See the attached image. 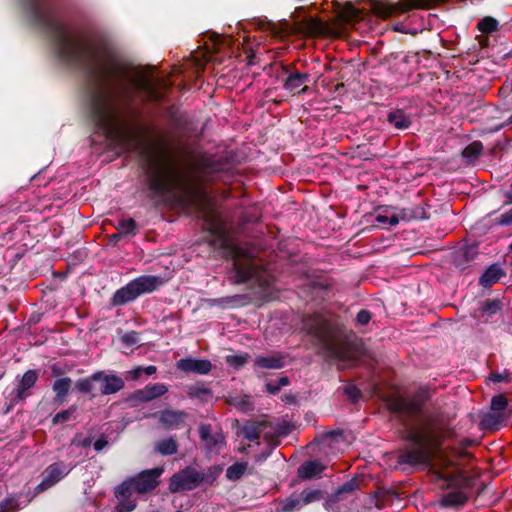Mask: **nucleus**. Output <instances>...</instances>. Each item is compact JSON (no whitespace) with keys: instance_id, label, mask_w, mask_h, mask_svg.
<instances>
[{"instance_id":"obj_35","label":"nucleus","mask_w":512,"mask_h":512,"mask_svg":"<svg viewBox=\"0 0 512 512\" xmlns=\"http://www.w3.org/2000/svg\"><path fill=\"white\" fill-rule=\"evenodd\" d=\"M340 17L344 21H351L359 17V11L351 4H346L340 11Z\"/></svg>"},{"instance_id":"obj_5","label":"nucleus","mask_w":512,"mask_h":512,"mask_svg":"<svg viewBox=\"0 0 512 512\" xmlns=\"http://www.w3.org/2000/svg\"><path fill=\"white\" fill-rule=\"evenodd\" d=\"M220 473L221 469L217 467L209 469L206 474L192 467H186L170 478L169 490L172 493H176L192 490L202 483L211 484Z\"/></svg>"},{"instance_id":"obj_2","label":"nucleus","mask_w":512,"mask_h":512,"mask_svg":"<svg viewBox=\"0 0 512 512\" xmlns=\"http://www.w3.org/2000/svg\"><path fill=\"white\" fill-rule=\"evenodd\" d=\"M152 188L179 204L186 212H195L205 219L213 234L223 233V224L215 212L210 197L197 179L195 169L182 166L167 150L161 149L150 161Z\"/></svg>"},{"instance_id":"obj_55","label":"nucleus","mask_w":512,"mask_h":512,"mask_svg":"<svg viewBox=\"0 0 512 512\" xmlns=\"http://www.w3.org/2000/svg\"><path fill=\"white\" fill-rule=\"evenodd\" d=\"M132 82H133L132 77L130 76V80H129L130 85L132 84Z\"/></svg>"},{"instance_id":"obj_20","label":"nucleus","mask_w":512,"mask_h":512,"mask_svg":"<svg viewBox=\"0 0 512 512\" xmlns=\"http://www.w3.org/2000/svg\"><path fill=\"white\" fill-rule=\"evenodd\" d=\"M255 365L263 369H279L284 365V358L280 354L260 356L255 359Z\"/></svg>"},{"instance_id":"obj_36","label":"nucleus","mask_w":512,"mask_h":512,"mask_svg":"<svg viewBox=\"0 0 512 512\" xmlns=\"http://www.w3.org/2000/svg\"><path fill=\"white\" fill-rule=\"evenodd\" d=\"M18 501L16 498L8 497L0 502V512H15L18 510Z\"/></svg>"},{"instance_id":"obj_49","label":"nucleus","mask_w":512,"mask_h":512,"mask_svg":"<svg viewBox=\"0 0 512 512\" xmlns=\"http://www.w3.org/2000/svg\"><path fill=\"white\" fill-rule=\"evenodd\" d=\"M483 422H484L487 426H489V427H492V426H494V425L496 424V421H494V416H493V415H491V414L487 415V416L484 418Z\"/></svg>"},{"instance_id":"obj_39","label":"nucleus","mask_w":512,"mask_h":512,"mask_svg":"<svg viewBox=\"0 0 512 512\" xmlns=\"http://www.w3.org/2000/svg\"><path fill=\"white\" fill-rule=\"evenodd\" d=\"M507 407V399L503 395H497L492 398L491 408L496 412H501Z\"/></svg>"},{"instance_id":"obj_30","label":"nucleus","mask_w":512,"mask_h":512,"mask_svg":"<svg viewBox=\"0 0 512 512\" xmlns=\"http://www.w3.org/2000/svg\"><path fill=\"white\" fill-rule=\"evenodd\" d=\"M482 149H483L482 143L476 141V142L469 144L463 150L462 155H463V157H465L469 160H473L481 154Z\"/></svg>"},{"instance_id":"obj_44","label":"nucleus","mask_w":512,"mask_h":512,"mask_svg":"<svg viewBox=\"0 0 512 512\" xmlns=\"http://www.w3.org/2000/svg\"><path fill=\"white\" fill-rule=\"evenodd\" d=\"M490 380L493 381V382L509 381L510 380V374L507 371H505L503 374L492 373L490 375Z\"/></svg>"},{"instance_id":"obj_19","label":"nucleus","mask_w":512,"mask_h":512,"mask_svg":"<svg viewBox=\"0 0 512 512\" xmlns=\"http://www.w3.org/2000/svg\"><path fill=\"white\" fill-rule=\"evenodd\" d=\"M504 274V271L499 265L493 264L481 276L480 284L484 287H490L497 283Z\"/></svg>"},{"instance_id":"obj_56","label":"nucleus","mask_w":512,"mask_h":512,"mask_svg":"<svg viewBox=\"0 0 512 512\" xmlns=\"http://www.w3.org/2000/svg\"><path fill=\"white\" fill-rule=\"evenodd\" d=\"M509 221H512V214H511V219Z\"/></svg>"},{"instance_id":"obj_53","label":"nucleus","mask_w":512,"mask_h":512,"mask_svg":"<svg viewBox=\"0 0 512 512\" xmlns=\"http://www.w3.org/2000/svg\"><path fill=\"white\" fill-rule=\"evenodd\" d=\"M222 40H225V39L220 36H217V39H215V43L219 44Z\"/></svg>"},{"instance_id":"obj_9","label":"nucleus","mask_w":512,"mask_h":512,"mask_svg":"<svg viewBox=\"0 0 512 512\" xmlns=\"http://www.w3.org/2000/svg\"><path fill=\"white\" fill-rule=\"evenodd\" d=\"M138 84L145 89L152 98H161L162 93L159 90L170 85L167 79L160 78L159 75H155L154 72L143 75Z\"/></svg>"},{"instance_id":"obj_27","label":"nucleus","mask_w":512,"mask_h":512,"mask_svg":"<svg viewBox=\"0 0 512 512\" xmlns=\"http://www.w3.org/2000/svg\"><path fill=\"white\" fill-rule=\"evenodd\" d=\"M388 407L395 412L411 411L412 405L399 395H392L387 399Z\"/></svg>"},{"instance_id":"obj_10","label":"nucleus","mask_w":512,"mask_h":512,"mask_svg":"<svg viewBox=\"0 0 512 512\" xmlns=\"http://www.w3.org/2000/svg\"><path fill=\"white\" fill-rule=\"evenodd\" d=\"M162 281L154 276H141L130 282V300L143 294L154 291Z\"/></svg>"},{"instance_id":"obj_22","label":"nucleus","mask_w":512,"mask_h":512,"mask_svg":"<svg viewBox=\"0 0 512 512\" xmlns=\"http://www.w3.org/2000/svg\"><path fill=\"white\" fill-rule=\"evenodd\" d=\"M308 76L302 73H293L289 75V77L285 81V88L288 89L292 93H300L305 90L303 87L306 82Z\"/></svg>"},{"instance_id":"obj_51","label":"nucleus","mask_w":512,"mask_h":512,"mask_svg":"<svg viewBox=\"0 0 512 512\" xmlns=\"http://www.w3.org/2000/svg\"><path fill=\"white\" fill-rule=\"evenodd\" d=\"M376 12L381 15L382 17H387L392 13V9H388L385 11L376 10Z\"/></svg>"},{"instance_id":"obj_43","label":"nucleus","mask_w":512,"mask_h":512,"mask_svg":"<svg viewBox=\"0 0 512 512\" xmlns=\"http://www.w3.org/2000/svg\"><path fill=\"white\" fill-rule=\"evenodd\" d=\"M304 504L302 503L301 498L300 499H287L284 503L283 510L285 512H290L296 509H300Z\"/></svg>"},{"instance_id":"obj_57","label":"nucleus","mask_w":512,"mask_h":512,"mask_svg":"<svg viewBox=\"0 0 512 512\" xmlns=\"http://www.w3.org/2000/svg\"><path fill=\"white\" fill-rule=\"evenodd\" d=\"M511 249H512V243H511Z\"/></svg>"},{"instance_id":"obj_23","label":"nucleus","mask_w":512,"mask_h":512,"mask_svg":"<svg viewBox=\"0 0 512 512\" xmlns=\"http://www.w3.org/2000/svg\"><path fill=\"white\" fill-rule=\"evenodd\" d=\"M324 468L325 467L320 462L311 461L303 464L299 468L298 473L301 478L308 479L319 475Z\"/></svg>"},{"instance_id":"obj_34","label":"nucleus","mask_w":512,"mask_h":512,"mask_svg":"<svg viewBox=\"0 0 512 512\" xmlns=\"http://www.w3.org/2000/svg\"><path fill=\"white\" fill-rule=\"evenodd\" d=\"M497 21L492 17H486L478 23V29L484 33H491L497 29Z\"/></svg>"},{"instance_id":"obj_7","label":"nucleus","mask_w":512,"mask_h":512,"mask_svg":"<svg viewBox=\"0 0 512 512\" xmlns=\"http://www.w3.org/2000/svg\"><path fill=\"white\" fill-rule=\"evenodd\" d=\"M71 470L72 467L63 461H57L48 465L42 472V480L35 487V492L42 493L50 489L66 477Z\"/></svg>"},{"instance_id":"obj_28","label":"nucleus","mask_w":512,"mask_h":512,"mask_svg":"<svg viewBox=\"0 0 512 512\" xmlns=\"http://www.w3.org/2000/svg\"><path fill=\"white\" fill-rule=\"evenodd\" d=\"M178 445L172 438L160 440L155 444V450L162 455H172L177 452Z\"/></svg>"},{"instance_id":"obj_52","label":"nucleus","mask_w":512,"mask_h":512,"mask_svg":"<svg viewBox=\"0 0 512 512\" xmlns=\"http://www.w3.org/2000/svg\"><path fill=\"white\" fill-rule=\"evenodd\" d=\"M247 438L249 440H254V439H257L258 438V435L255 434V433H247Z\"/></svg>"},{"instance_id":"obj_6","label":"nucleus","mask_w":512,"mask_h":512,"mask_svg":"<svg viewBox=\"0 0 512 512\" xmlns=\"http://www.w3.org/2000/svg\"><path fill=\"white\" fill-rule=\"evenodd\" d=\"M39 375L38 370L29 369L23 375L16 376L15 386L9 393L11 405L15 406L24 403L32 395L31 390L37 384Z\"/></svg>"},{"instance_id":"obj_48","label":"nucleus","mask_w":512,"mask_h":512,"mask_svg":"<svg viewBox=\"0 0 512 512\" xmlns=\"http://www.w3.org/2000/svg\"><path fill=\"white\" fill-rule=\"evenodd\" d=\"M345 391L352 399H356L359 395L357 388L352 385L347 386Z\"/></svg>"},{"instance_id":"obj_12","label":"nucleus","mask_w":512,"mask_h":512,"mask_svg":"<svg viewBox=\"0 0 512 512\" xmlns=\"http://www.w3.org/2000/svg\"><path fill=\"white\" fill-rule=\"evenodd\" d=\"M199 432L200 437L205 444V447L210 452H220L221 448L224 445V436L222 433L217 432L212 434L209 425H201Z\"/></svg>"},{"instance_id":"obj_38","label":"nucleus","mask_w":512,"mask_h":512,"mask_svg":"<svg viewBox=\"0 0 512 512\" xmlns=\"http://www.w3.org/2000/svg\"><path fill=\"white\" fill-rule=\"evenodd\" d=\"M251 24L254 25L259 30L269 31L272 34H277L275 25L267 20L255 19Z\"/></svg>"},{"instance_id":"obj_21","label":"nucleus","mask_w":512,"mask_h":512,"mask_svg":"<svg viewBox=\"0 0 512 512\" xmlns=\"http://www.w3.org/2000/svg\"><path fill=\"white\" fill-rule=\"evenodd\" d=\"M115 497L121 499L113 512H128V479L115 488Z\"/></svg>"},{"instance_id":"obj_17","label":"nucleus","mask_w":512,"mask_h":512,"mask_svg":"<svg viewBox=\"0 0 512 512\" xmlns=\"http://www.w3.org/2000/svg\"><path fill=\"white\" fill-rule=\"evenodd\" d=\"M185 418L184 412L167 410L161 413L160 422L168 429H178L184 424Z\"/></svg>"},{"instance_id":"obj_16","label":"nucleus","mask_w":512,"mask_h":512,"mask_svg":"<svg viewBox=\"0 0 512 512\" xmlns=\"http://www.w3.org/2000/svg\"><path fill=\"white\" fill-rule=\"evenodd\" d=\"M99 375L100 373L95 372L88 377L79 378L75 382V389L82 394H90L91 398L95 397L96 392H99Z\"/></svg>"},{"instance_id":"obj_40","label":"nucleus","mask_w":512,"mask_h":512,"mask_svg":"<svg viewBox=\"0 0 512 512\" xmlns=\"http://www.w3.org/2000/svg\"><path fill=\"white\" fill-rule=\"evenodd\" d=\"M226 362L234 368H239L247 362V355H231L226 357Z\"/></svg>"},{"instance_id":"obj_32","label":"nucleus","mask_w":512,"mask_h":512,"mask_svg":"<svg viewBox=\"0 0 512 512\" xmlns=\"http://www.w3.org/2000/svg\"><path fill=\"white\" fill-rule=\"evenodd\" d=\"M128 302V284L118 289L111 299L113 306L122 305Z\"/></svg>"},{"instance_id":"obj_45","label":"nucleus","mask_w":512,"mask_h":512,"mask_svg":"<svg viewBox=\"0 0 512 512\" xmlns=\"http://www.w3.org/2000/svg\"><path fill=\"white\" fill-rule=\"evenodd\" d=\"M371 319V315L368 311L366 310H361L358 314H357V322L361 325H366Z\"/></svg>"},{"instance_id":"obj_46","label":"nucleus","mask_w":512,"mask_h":512,"mask_svg":"<svg viewBox=\"0 0 512 512\" xmlns=\"http://www.w3.org/2000/svg\"><path fill=\"white\" fill-rule=\"evenodd\" d=\"M309 27L314 32H321L323 30V23L318 19H311Z\"/></svg>"},{"instance_id":"obj_8","label":"nucleus","mask_w":512,"mask_h":512,"mask_svg":"<svg viewBox=\"0 0 512 512\" xmlns=\"http://www.w3.org/2000/svg\"><path fill=\"white\" fill-rule=\"evenodd\" d=\"M162 473V468H154L151 470L143 471L135 478L130 479V487H132L138 493L149 492L158 485V478Z\"/></svg>"},{"instance_id":"obj_3","label":"nucleus","mask_w":512,"mask_h":512,"mask_svg":"<svg viewBox=\"0 0 512 512\" xmlns=\"http://www.w3.org/2000/svg\"><path fill=\"white\" fill-rule=\"evenodd\" d=\"M414 447L400 455V461L406 464L427 463L442 487H455L445 494L440 503L443 506H459L466 502V494L460 489L464 482L461 466L470 457L460 449H441L437 434L430 428H420L410 433Z\"/></svg>"},{"instance_id":"obj_15","label":"nucleus","mask_w":512,"mask_h":512,"mask_svg":"<svg viewBox=\"0 0 512 512\" xmlns=\"http://www.w3.org/2000/svg\"><path fill=\"white\" fill-rule=\"evenodd\" d=\"M72 386V379L70 377L57 378L52 384V390L54 392L53 402L54 404L61 406L66 403L67 396L70 393Z\"/></svg>"},{"instance_id":"obj_25","label":"nucleus","mask_w":512,"mask_h":512,"mask_svg":"<svg viewBox=\"0 0 512 512\" xmlns=\"http://www.w3.org/2000/svg\"><path fill=\"white\" fill-rule=\"evenodd\" d=\"M388 122L397 129H406L410 125L409 118L401 110H396L388 115Z\"/></svg>"},{"instance_id":"obj_50","label":"nucleus","mask_w":512,"mask_h":512,"mask_svg":"<svg viewBox=\"0 0 512 512\" xmlns=\"http://www.w3.org/2000/svg\"><path fill=\"white\" fill-rule=\"evenodd\" d=\"M62 373L63 372H62V370L60 368H58L56 366L52 367V375L53 376H60V375H62Z\"/></svg>"},{"instance_id":"obj_13","label":"nucleus","mask_w":512,"mask_h":512,"mask_svg":"<svg viewBox=\"0 0 512 512\" xmlns=\"http://www.w3.org/2000/svg\"><path fill=\"white\" fill-rule=\"evenodd\" d=\"M234 268L237 274V282H243L251 279L256 274L255 266L250 258L240 259V252L235 251Z\"/></svg>"},{"instance_id":"obj_26","label":"nucleus","mask_w":512,"mask_h":512,"mask_svg":"<svg viewBox=\"0 0 512 512\" xmlns=\"http://www.w3.org/2000/svg\"><path fill=\"white\" fill-rule=\"evenodd\" d=\"M126 235H128V220L123 219L119 221L117 232L109 236L107 246L113 249L122 238L126 237Z\"/></svg>"},{"instance_id":"obj_11","label":"nucleus","mask_w":512,"mask_h":512,"mask_svg":"<svg viewBox=\"0 0 512 512\" xmlns=\"http://www.w3.org/2000/svg\"><path fill=\"white\" fill-rule=\"evenodd\" d=\"M97 373H100L98 379L99 393L103 395L117 393L125 385L124 380L115 374H106L104 371H97Z\"/></svg>"},{"instance_id":"obj_33","label":"nucleus","mask_w":512,"mask_h":512,"mask_svg":"<svg viewBox=\"0 0 512 512\" xmlns=\"http://www.w3.org/2000/svg\"><path fill=\"white\" fill-rule=\"evenodd\" d=\"M323 495L320 490H305L301 493V500L304 505L319 501Z\"/></svg>"},{"instance_id":"obj_42","label":"nucleus","mask_w":512,"mask_h":512,"mask_svg":"<svg viewBox=\"0 0 512 512\" xmlns=\"http://www.w3.org/2000/svg\"><path fill=\"white\" fill-rule=\"evenodd\" d=\"M145 372L147 375H152L156 372L155 366H147L146 368L142 369L141 367H137L134 370L130 371V379H137L140 377L142 372Z\"/></svg>"},{"instance_id":"obj_24","label":"nucleus","mask_w":512,"mask_h":512,"mask_svg":"<svg viewBox=\"0 0 512 512\" xmlns=\"http://www.w3.org/2000/svg\"><path fill=\"white\" fill-rule=\"evenodd\" d=\"M78 411V406L76 404L70 405L67 409L61 410L57 414H55L52 418L53 425L64 424L75 418V414Z\"/></svg>"},{"instance_id":"obj_1","label":"nucleus","mask_w":512,"mask_h":512,"mask_svg":"<svg viewBox=\"0 0 512 512\" xmlns=\"http://www.w3.org/2000/svg\"><path fill=\"white\" fill-rule=\"evenodd\" d=\"M52 0H21L31 23L51 42L56 58L78 73L85 86L92 144L117 156L128 152V62L106 47L87 42L54 17Z\"/></svg>"},{"instance_id":"obj_14","label":"nucleus","mask_w":512,"mask_h":512,"mask_svg":"<svg viewBox=\"0 0 512 512\" xmlns=\"http://www.w3.org/2000/svg\"><path fill=\"white\" fill-rule=\"evenodd\" d=\"M177 368L184 372L207 374L211 370V363L208 360L184 358L177 362Z\"/></svg>"},{"instance_id":"obj_37","label":"nucleus","mask_w":512,"mask_h":512,"mask_svg":"<svg viewBox=\"0 0 512 512\" xmlns=\"http://www.w3.org/2000/svg\"><path fill=\"white\" fill-rule=\"evenodd\" d=\"M113 344L118 348H127L128 347V332L122 329H117V334L113 339Z\"/></svg>"},{"instance_id":"obj_18","label":"nucleus","mask_w":512,"mask_h":512,"mask_svg":"<svg viewBox=\"0 0 512 512\" xmlns=\"http://www.w3.org/2000/svg\"><path fill=\"white\" fill-rule=\"evenodd\" d=\"M167 391L168 388L165 384L157 383L148 385L144 389L139 390L134 397L141 401H150L154 398L164 395Z\"/></svg>"},{"instance_id":"obj_29","label":"nucleus","mask_w":512,"mask_h":512,"mask_svg":"<svg viewBox=\"0 0 512 512\" xmlns=\"http://www.w3.org/2000/svg\"><path fill=\"white\" fill-rule=\"evenodd\" d=\"M376 222L378 225L382 226H394L398 224L399 220L395 213L384 210L383 212L377 213Z\"/></svg>"},{"instance_id":"obj_31","label":"nucleus","mask_w":512,"mask_h":512,"mask_svg":"<svg viewBox=\"0 0 512 512\" xmlns=\"http://www.w3.org/2000/svg\"><path fill=\"white\" fill-rule=\"evenodd\" d=\"M247 469L245 463H236L227 469L226 476L230 480L239 479Z\"/></svg>"},{"instance_id":"obj_41","label":"nucleus","mask_w":512,"mask_h":512,"mask_svg":"<svg viewBox=\"0 0 512 512\" xmlns=\"http://www.w3.org/2000/svg\"><path fill=\"white\" fill-rule=\"evenodd\" d=\"M288 385V379L285 378V377H282L278 380V383L277 384H274L272 382H269L266 384V390L267 392H269L270 394H276L277 392H279L280 388L282 386H286Z\"/></svg>"},{"instance_id":"obj_4","label":"nucleus","mask_w":512,"mask_h":512,"mask_svg":"<svg viewBox=\"0 0 512 512\" xmlns=\"http://www.w3.org/2000/svg\"><path fill=\"white\" fill-rule=\"evenodd\" d=\"M304 328L314 335L331 356L341 361L356 359L357 350L351 344L343 341L332 330L330 324L322 316L315 315L305 320Z\"/></svg>"},{"instance_id":"obj_54","label":"nucleus","mask_w":512,"mask_h":512,"mask_svg":"<svg viewBox=\"0 0 512 512\" xmlns=\"http://www.w3.org/2000/svg\"><path fill=\"white\" fill-rule=\"evenodd\" d=\"M129 224H130V232H131V231H132V228H133V226H134V222H133V220H132V219H130Z\"/></svg>"},{"instance_id":"obj_47","label":"nucleus","mask_w":512,"mask_h":512,"mask_svg":"<svg viewBox=\"0 0 512 512\" xmlns=\"http://www.w3.org/2000/svg\"><path fill=\"white\" fill-rule=\"evenodd\" d=\"M107 444L108 441L105 439V437L102 436L94 442L93 446L96 451H101L104 447L107 446Z\"/></svg>"}]
</instances>
